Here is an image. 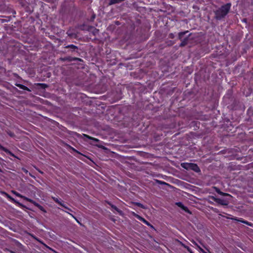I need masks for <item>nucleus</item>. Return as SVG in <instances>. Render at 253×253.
<instances>
[{
	"mask_svg": "<svg viewBox=\"0 0 253 253\" xmlns=\"http://www.w3.org/2000/svg\"><path fill=\"white\" fill-rule=\"evenodd\" d=\"M98 30L96 29H93L92 31V33L94 35H95L96 34H98Z\"/></svg>",
	"mask_w": 253,
	"mask_h": 253,
	"instance_id": "obj_22",
	"label": "nucleus"
},
{
	"mask_svg": "<svg viewBox=\"0 0 253 253\" xmlns=\"http://www.w3.org/2000/svg\"><path fill=\"white\" fill-rule=\"evenodd\" d=\"M16 85L17 86L19 87L21 89H22L25 90H27L29 91H31V90L29 88H28L27 86H26L23 84H16Z\"/></svg>",
	"mask_w": 253,
	"mask_h": 253,
	"instance_id": "obj_6",
	"label": "nucleus"
},
{
	"mask_svg": "<svg viewBox=\"0 0 253 253\" xmlns=\"http://www.w3.org/2000/svg\"><path fill=\"white\" fill-rule=\"evenodd\" d=\"M188 32H181L179 33L178 37L179 40H182V39L183 38V36L185 34V33H187Z\"/></svg>",
	"mask_w": 253,
	"mask_h": 253,
	"instance_id": "obj_17",
	"label": "nucleus"
},
{
	"mask_svg": "<svg viewBox=\"0 0 253 253\" xmlns=\"http://www.w3.org/2000/svg\"><path fill=\"white\" fill-rule=\"evenodd\" d=\"M192 242L193 243V244H194L195 246H196L197 247H198V246H199L196 243L195 241H192Z\"/></svg>",
	"mask_w": 253,
	"mask_h": 253,
	"instance_id": "obj_28",
	"label": "nucleus"
},
{
	"mask_svg": "<svg viewBox=\"0 0 253 253\" xmlns=\"http://www.w3.org/2000/svg\"><path fill=\"white\" fill-rule=\"evenodd\" d=\"M123 0H110L109 2V4L112 5L113 4L120 3L122 2Z\"/></svg>",
	"mask_w": 253,
	"mask_h": 253,
	"instance_id": "obj_13",
	"label": "nucleus"
},
{
	"mask_svg": "<svg viewBox=\"0 0 253 253\" xmlns=\"http://www.w3.org/2000/svg\"><path fill=\"white\" fill-rule=\"evenodd\" d=\"M51 198L56 202L57 203V204H58L59 205H60V206H61L62 207H64V208L68 210L69 211H71V210L70 209H69V208L67 207L64 204V203H63L62 201H60L58 198H56V197H52Z\"/></svg>",
	"mask_w": 253,
	"mask_h": 253,
	"instance_id": "obj_2",
	"label": "nucleus"
},
{
	"mask_svg": "<svg viewBox=\"0 0 253 253\" xmlns=\"http://www.w3.org/2000/svg\"><path fill=\"white\" fill-rule=\"evenodd\" d=\"M38 208L42 211H43L44 212H46V211L45 210V209L43 208V207L42 206H41L40 205H38Z\"/></svg>",
	"mask_w": 253,
	"mask_h": 253,
	"instance_id": "obj_19",
	"label": "nucleus"
},
{
	"mask_svg": "<svg viewBox=\"0 0 253 253\" xmlns=\"http://www.w3.org/2000/svg\"><path fill=\"white\" fill-rule=\"evenodd\" d=\"M187 40H188V39L187 38H185L181 42V43H180V45L181 46H183L184 45H185L186 44H187Z\"/></svg>",
	"mask_w": 253,
	"mask_h": 253,
	"instance_id": "obj_15",
	"label": "nucleus"
},
{
	"mask_svg": "<svg viewBox=\"0 0 253 253\" xmlns=\"http://www.w3.org/2000/svg\"><path fill=\"white\" fill-rule=\"evenodd\" d=\"M136 205L137 206H138V207H139L144 208V207H143V205L140 204V203H136Z\"/></svg>",
	"mask_w": 253,
	"mask_h": 253,
	"instance_id": "obj_27",
	"label": "nucleus"
},
{
	"mask_svg": "<svg viewBox=\"0 0 253 253\" xmlns=\"http://www.w3.org/2000/svg\"><path fill=\"white\" fill-rule=\"evenodd\" d=\"M71 148H72V149L73 151H75V152H78L76 149H75L74 148L71 147Z\"/></svg>",
	"mask_w": 253,
	"mask_h": 253,
	"instance_id": "obj_29",
	"label": "nucleus"
},
{
	"mask_svg": "<svg viewBox=\"0 0 253 253\" xmlns=\"http://www.w3.org/2000/svg\"><path fill=\"white\" fill-rule=\"evenodd\" d=\"M177 205L179 207H181V208L183 210H184L185 211H186V212H189V213L190 212V211H189L188 210V209H187V207H185V206H184L182 204V203H180V202L177 203Z\"/></svg>",
	"mask_w": 253,
	"mask_h": 253,
	"instance_id": "obj_7",
	"label": "nucleus"
},
{
	"mask_svg": "<svg viewBox=\"0 0 253 253\" xmlns=\"http://www.w3.org/2000/svg\"><path fill=\"white\" fill-rule=\"evenodd\" d=\"M0 171H1V169H0Z\"/></svg>",
	"mask_w": 253,
	"mask_h": 253,
	"instance_id": "obj_34",
	"label": "nucleus"
},
{
	"mask_svg": "<svg viewBox=\"0 0 253 253\" xmlns=\"http://www.w3.org/2000/svg\"><path fill=\"white\" fill-rule=\"evenodd\" d=\"M208 250V253H211L209 250Z\"/></svg>",
	"mask_w": 253,
	"mask_h": 253,
	"instance_id": "obj_31",
	"label": "nucleus"
},
{
	"mask_svg": "<svg viewBox=\"0 0 253 253\" xmlns=\"http://www.w3.org/2000/svg\"><path fill=\"white\" fill-rule=\"evenodd\" d=\"M83 136L84 137H86V138H87L89 139H91V140H92L93 141H94L95 142H98L99 141V140L97 138H94V137H91L87 134H83Z\"/></svg>",
	"mask_w": 253,
	"mask_h": 253,
	"instance_id": "obj_10",
	"label": "nucleus"
},
{
	"mask_svg": "<svg viewBox=\"0 0 253 253\" xmlns=\"http://www.w3.org/2000/svg\"><path fill=\"white\" fill-rule=\"evenodd\" d=\"M190 164H187V163H183L181 164V166L182 167L184 168H186L185 167V165H190ZM192 167H193V169H194L196 171H198V170H199V168L197 167V166L196 165H193V164H191Z\"/></svg>",
	"mask_w": 253,
	"mask_h": 253,
	"instance_id": "obj_4",
	"label": "nucleus"
},
{
	"mask_svg": "<svg viewBox=\"0 0 253 253\" xmlns=\"http://www.w3.org/2000/svg\"><path fill=\"white\" fill-rule=\"evenodd\" d=\"M235 220L238 221H240L242 223H245L248 225H249V226H252V224L247 221H246V220H242V219H234Z\"/></svg>",
	"mask_w": 253,
	"mask_h": 253,
	"instance_id": "obj_11",
	"label": "nucleus"
},
{
	"mask_svg": "<svg viewBox=\"0 0 253 253\" xmlns=\"http://www.w3.org/2000/svg\"><path fill=\"white\" fill-rule=\"evenodd\" d=\"M231 7V3H228L217 10L215 12V17L217 19H221L223 18L229 12Z\"/></svg>",
	"mask_w": 253,
	"mask_h": 253,
	"instance_id": "obj_1",
	"label": "nucleus"
},
{
	"mask_svg": "<svg viewBox=\"0 0 253 253\" xmlns=\"http://www.w3.org/2000/svg\"><path fill=\"white\" fill-rule=\"evenodd\" d=\"M24 171L26 172H28V171L27 170H24Z\"/></svg>",
	"mask_w": 253,
	"mask_h": 253,
	"instance_id": "obj_32",
	"label": "nucleus"
},
{
	"mask_svg": "<svg viewBox=\"0 0 253 253\" xmlns=\"http://www.w3.org/2000/svg\"><path fill=\"white\" fill-rule=\"evenodd\" d=\"M7 133L11 137H13L14 136V134L10 131H8Z\"/></svg>",
	"mask_w": 253,
	"mask_h": 253,
	"instance_id": "obj_26",
	"label": "nucleus"
},
{
	"mask_svg": "<svg viewBox=\"0 0 253 253\" xmlns=\"http://www.w3.org/2000/svg\"><path fill=\"white\" fill-rule=\"evenodd\" d=\"M39 85L43 88H45L47 86V85L45 84H39Z\"/></svg>",
	"mask_w": 253,
	"mask_h": 253,
	"instance_id": "obj_25",
	"label": "nucleus"
},
{
	"mask_svg": "<svg viewBox=\"0 0 253 253\" xmlns=\"http://www.w3.org/2000/svg\"><path fill=\"white\" fill-rule=\"evenodd\" d=\"M216 202L218 203H219L222 205H226L227 204L225 203V202L223 200H222L221 199H219V198H216L214 200Z\"/></svg>",
	"mask_w": 253,
	"mask_h": 253,
	"instance_id": "obj_8",
	"label": "nucleus"
},
{
	"mask_svg": "<svg viewBox=\"0 0 253 253\" xmlns=\"http://www.w3.org/2000/svg\"><path fill=\"white\" fill-rule=\"evenodd\" d=\"M1 149L5 152L6 153H9V151L3 147L0 146Z\"/></svg>",
	"mask_w": 253,
	"mask_h": 253,
	"instance_id": "obj_23",
	"label": "nucleus"
},
{
	"mask_svg": "<svg viewBox=\"0 0 253 253\" xmlns=\"http://www.w3.org/2000/svg\"><path fill=\"white\" fill-rule=\"evenodd\" d=\"M69 214H70V215H71L73 218H74L75 219H76V217H75V216H74L72 214H71V213H69Z\"/></svg>",
	"mask_w": 253,
	"mask_h": 253,
	"instance_id": "obj_30",
	"label": "nucleus"
},
{
	"mask_svg": "<svg viewBox=\"0 0 253 253\" xmlns=\"http://www.w3.org/2000/svg\"><path fill=\"white\" fill-rule=\"evenodd\" d=\"M12 193H13L14 195H15L16 196L21 198H23L24 199H25V198H26V197L22 196V195H21L20 193L17 192L16 191H12Z\"/></svg>",
	"mask_w": 253,
	"mask_h": 253,
	"instance_id": "obj_14",
	"label": "nucleus"
},
{
	"mask_svg": "<svg viewBox=\"0 0 253 253\" xmlns=\"http://www.w3.org/2000/svg\"><path fill=\"white\" fill-rule=\"evenodd\" d=\"M66 48H71L73 50H74L75 49L78 48V47L76 46H75V45H74L73 44L68 45L66 46Z\"/></svg>",
	"mask_w": 253,
	"mask_h": 253,
	"instance_id": "obj_16",
	"label": "nucleus"
},
{
	"mask_svg": "<svg viewBox=\"0 0 253 253\" xmlns=\"http://www.w3.org/2000/svg\"><path fill=\"white\" fill-rule=\"evenodd\" d=\"M0 171H1V169H0Z\"/></svg>",
	"mask_w": 253,
	"mask_h": 253,
	"instance_id": "obj_33",
	"label": "nucleus"
},
{
	"mask_svg": "<svg viewBox=\"0 0 253 253\" xmlns=\"http://www.w3.org/2000/svg\"><path fill=\"white\" fill-rule=\"evenodd\" d=\"M136 217L138 219H139L140 220L142 221L144 223H145L147 225L150 226L151 228H154V226L152 224H151L149 222H148L147 220H146L144 218H143L138 215L136 216Z\"/></svg>",
	"mask_w": 253,
	"mask_h": 253,
	"instance_id": "obj_3",
	"label": "nucleus"
},
{
	"mask_svg": "<svg viewBox=\"0 0 253 253\" xmlns=\"http://www.w3.org/2000/svg\"><path fill=\"white\" fill-rule=\"evenodd\" d=\"M156 181L157 183L160 184H167V183L164 181H162L159 180H156Z\"/></svg>",
	"mask_w": 253,
	"mask_h": 253,
	"instance_id": "obj_21",
	"label": "nucleus"
},
{
	"mask_svg": "<svg viewBox=\"0 0 253 253\" xmlns=\"http://www.w3.org/2000/svg\"><path fill=\"white\" fill-rule=\"evenodd\" d=\"M198 248L199 249V250L203 253H208L207 252H206L202 248H201L199 246H198Z\"/></svg>",
	"mask_w": 253,
	"mask_h": 253,
	"instance_id": "obj_24",
	"label": "nucleus"
},
{
	"mask_svg": "<svg viewBox=\"0 0 253 253\" xmlns=\"http://www.w3.org/2000/svg\"><path fill=\"white\" fill-rule=\"evenodd\" d=\"M7 197L10 200H11L12 201L14 202V203H18V202H17L14 198H13L12 197H11L10 195L7 194Z\"/></svg>",
	"mask_w": 253,
	"mask_h": 253,
	"instance_id": "obj_20",
	"label": "nucleus"
},
{
	"mask_svg": "<svg viewBox=\"0 0 253 253\" xmlns=\"http://www.w3.org/2000/svg\"><path fill=\"white\" fill-rule=\"evenodd\" d=\"M216 191L217 192V193H218L219 194L221 195H222V196H225V195H228V194H226L225 193H223L221 191H220L219 189H216Z\"/></svg>",
	"mask_w": 253,
	"mask_h": 253,
	"instance_id": "obj_18",
	"label": "nucleus"
},
{
	"mask_svg": "<svg viewBox=\"0 0 253 253\" xmlns=\"http://www.w3.org/2000/svg\"><path fill=\"white\" fill-rule=\"evenodd\" d=\"M25 200L30 202L32 204H34L37 207H38V205H40L38 203H37V202H36L35 201H34V200H33L31 199H29L28 198H25Z\"/></svg>",
	"mask_w": 253,
	"mask_h": 253,
	"instance_id": "obj_9",
	"label": "nucleus"
},
{
	"mask_svg": "<svg viewBox=\"0 0 253 253\" xmlns=\"http://www.w3.org/2000/svg\"><path fill=\"white\" fill-rule=\"evenodd\" d=\"M108 204L113 209H114L115 211H116L118 213H119L120 214L122 213V211L119 210L116 206L115 205L112 204L110 202H108Z\"/></svg>",
	"mask_w": 253,
	"mask_h": 253,
	"instance_id": "obj_5",
	"label": "nucleus"
},
{
	"mask_svg": "<svg viewBox=\"0 0 253 253\" xmlns=\"http://www.w3.org/2000/svg\"><path fill=\"white\" fill-rule=\"evenodd\" d=\"M180 244L182 246H183L184 248L186 249L190 253H193L191 249L188 246L184 245L182 242H180Z\"/></svg>",
	"mask_w": 253,
	"mask_h": 253,
	"instance_id": "obj_12",
	"label": "nucleus"
}]
</instances>
